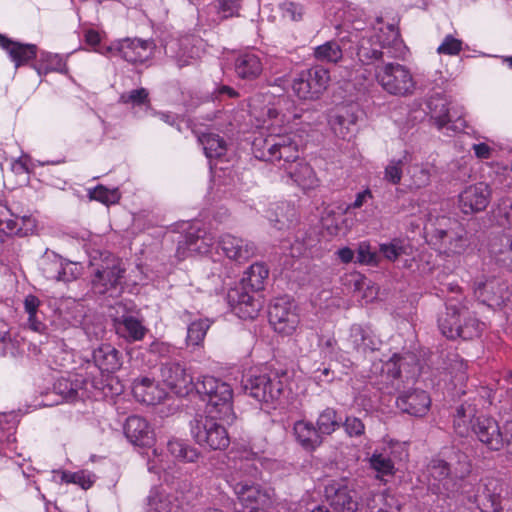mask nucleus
Listing matches in <instances>:
<instances>
[{
    "label": "nucleus",
    "mask_w": 512,
    "mask_h": 512,
    "mask_svg": "<svg viewBox=\"0 0 512 512\" xmlns=\"http://www.w3.org/2000/svg\"><path fill=\"white\" fill-rule=\"evenodd\" d=\"M249 115L256 128L268 132L265 138L253 141L255 157L263 161L282 162L280 168L303 190L318 187L316 173L308 163L299 159L298 146L290 136L293 122L302 115L295 102L287 96L257 94L250 99Z\"/></svg>",
    "instance_id": "obj_1"
},
{
    "label": "nucleus",
    "mask_w": 512,
    "mask_h": 512,
    "mask_svg": "<svg viewBox=\"0 0 512 512\" xmlns=\"http://www.w3.org/2000/svg\"><path fill=\"white\" fill-rule=\"evenodd\" d=\"M229 458L233 461L229 483L241 505L237 512H259L266 495L251 479L256 478L259 473L260 458L246 448L231 451Z\"/></svg>",
    "instance_id": "obj_2"
},
{
    "label": "nucleus",
    "mask_w": 512,
    "mask_h": 512,
    "mask_svg": "<svg viewBox=\"0 0 512 512\" xmlns=\"http://www.w3.org/2000/svg\"><path fill=\"white\" fill-rule=\"evenodd\" d=\"M404 49L397 27L392 23H385L382 18H377L362 32L357 55L361 62L368 64L385 55L389 58L402 57Z\"/></svg>",
    "instance_id": "obj_3"
},
{
    "label": "nucleus",
    "mask_w": 512,
    "mask_h": 512,
    "mask_svg": "<svg viewBox=\"0 0 512 512\" xmlns=\"http://www.w3.org/2000/svg\"><path fill=\"white\" fill-rule=\"evenodd\" d=\"M470 471L471 463L464 453H455L449 461L433 459L427 468L428 489L439 497L455 498Z\"/></svg>",
    "instance_id": "obj_4"
},
{
    "label": "nucleus",
    "mask_w": 512,
    "mask_h": 512,
    "mask_svg": "<svg viewBox=\"0 0 512 512\" xmlns=\"http://www.w3.org/2000/svg\"><path fill=\"white\" fill-rule=\"evenodd\" d=\"M268 268L262 263H254L250 266L243 279V284L231 288L227 293V301L232 311L241 319H254L262 307L260 299L245 290V286L253 291H259L264 287L268 278Z\"/></svg>",
    "instance_id": "obj_5"
},
{
    "label": "nucleus",
    "mask_w": 512,
    "mask_h": 512,
    "mask_svg": "<svg viewBox=\"0 0 512 512\" xmlns=\"http://www.w3.org/2000/svg\"><path fill=\"white\" fill-rule=\"evenodd\" d=\"M441 333L448 339H473L480 335L484 324L470 312L467 301L450 297L446 302L445 312L438 318Z\"/></svg>",
    "instance_id": "obj_6"
},
{
    "label": "nucleus",
    "mask_w": 512,
    "mask_h": 512,
    "mask_svg": "<svg viewBox=\"0 0 512 512\" xmlns=\"http://www.w3.org/2000/svg\"><path fill=\"white\" fill-rule=\"evenodd\" d=\"M195 390L206 396V413L218 415L219 420L227 424L233 422V390L228 383L212 376H203L195 383Z\"/></svg>",
    "instance_id": "obj_7"
},
{
    "label": "nucleus",
    "mask_w": 512,
    "mask_h": 512,
    "mask_svg": "<svg viewBox=\"0 0 512 512\" xmlns=\"http://www.w3.org/2000/svg\"><path fill=\"white\" fill-rule=\"evenodd\" d=\"M434 232L436 249L445 261L458 263L471 245L467 230L458 222L442 217Z\"/></svg>",
    "instance_id": "obj_8"
},
{
    "label": "nucleus",
    "mask_w": 512,
    "mask_h": 512,
    "mask_svg": "<svg viewBox=\"0 0 512 512\" xmlns=\"http://www.w3.org/2000/svg\"><path fill=\"white\" fill-rule=\"evenodd\" d=\"M93 269L92 289L96 294L117 296L121 292V278L124 268L121 260L108 252H101L100 257L90 261Z\"/></svg>",
    "instance_id": "obj_9"
},
{
    "label": "nucleus",
    "mask_w": 512,
    "mask_h": 512,
    "mask_svg": "<svg viewBox=\"0 0 512 512\" xmlns=\"http://www.w3.org/2000/svg\"><path fill=\"white\" fill-rule=\"evenodd\" d=\"M375 79L386 93L393 96H411L417 86L410 69L399 63L378 65L375 68Z\"/></svg>",
    "instance_id": "obj_10"
},
{
    "label": "nucleus",
    "mask_w": 512,
    "mask_h": 512,
    "mask_svg": "<svg viewBox=\"0 0 512 512\" xmlns=\"http://www.w3.org/2000/svg\"><path fill=\"white\" fill-rule=\"evenodd\" d=\"M218 415H197L190 424L191 435L198 445L210 450L228 447L230 438Z\"/></svg>",
    "instance_id": "obj_11"
},
{
    "label": "nucleus",
    "mask_w": 512,
    "mask_h": 512,
    "mask_svg": "<svg viewBox=\"0 0 512 512\" xmlns=\"http://www.w3.org/2000/svg\"><path fill=\"white\" fill-rule=\"evenodd\" d=\"M427 105L431 120L441 133L452 136L466 128L463 108L452 105L446 97L441 95L432 96Z\"/></svg>",
    "instance_id": "obj_12"
},
{
    "label": "nucleus",
    "mask_w": 512,
    "mask_h": 512,
    "mask_svg": "<svg viewBox=\"0 0 512 512\" xmlns=\"http://www.w3.org/2000/svg\"><path fill=\"white\" fill-rule=\"evenodd\" d=\"M100 389L94 381L84 378L81 372L68 371L54 383L55 392L67 401L83 398L97 399L102 395L107 397L108 394L105 391V387L102 388V393L99 392Z\"/></svg>",
    "instance_id": "obj_13"
},
{
    "label": "nucleus",
    "mask_w": 512,
    "mask_h": 512,
    "mask_svg": "<svg viewBox=\"0 0 512 512\" xmlns=\"http://www.w3.org/2000/svg\"><path fill=\"white\" fill-rule=\"evenodd\" d=\"M330 72L322 66H314L299 72L292 81V91L301 100H316L327 89Z\"/></svg>",
    "instance_id": "obj_14"
},
{
    "label": "nucleus",
    "mask_w": 512,
    "mask_h": 512,
    "mask_svg": "<svg viewBox=\"0 0 512 512\" xmlns=\"http://www.w3.org/2000/svg\"><path fill=\"white\" fill-rule=\"evenodd\" d=\"M244 389L258 402L274 404L283 393V377L277 373H251L244 380Z\"/></svg>",
    "instance_id": "obj_15"
},
{
    "label": "nucleus",
    "mask_w": 512,
    "mask_h": 512,
    "mask_svg": "<svg viewBox=\"0 0 512 512\" xmlns=\"http://www.w3.org/2000/svg\"><path fill=\"white\" fill-rule=\"evenodd\" d=\"M268 315L269 323L275 332L282 335H292L300 324L298 307L293 300L286 296L273 300Z\"/></svg>",
    "instance_id": "obj_16"
},
{
    "label": "nucleus",
    "mask_w": 512,
    "mask_h": 512,
    "mask_svg": "<svg viewBox=\"0 0 512 512\" xmlns=\"http://www.w3.org/2000/svg\"><path fill=\"white\" fill-rule=\"evenodd\" d=\"M213 246V235L201 229L198 224H192L183 240L179 241L176 254L180 260H184L193 255L211 254Z\"/></svg>",
    "instance_id": "obj_17"
},
{
    "label": "nucleus",
    "mask_w": 512,
    "mask_h": 512,
    "mask_svg": "<svg viewBox=\"0 0 512 512\" xmlns=\"http://www.w3.org/2000/svg\"><path fill=\"white\" fill-rule=\"evenodd\" d=\"M475 296L488 307L497 309L508 300V287L504 281L496 277L480 276L473 284Z\"/></svg>",
    "instance_id": "obj_18"
},
{
    "label": "nucleus",
    "mask_w": 512,
    "mask_h": 512,
    "mask_svg": "<svg viewBox=\"0 0 512 512\" xmlns=\"http://www.w3.org/2000/svg\"><path fill=\"white\" fill-rule=\"evenodd\" d=\"M160 377L163 384L176 395L185 396L195 389L191 373L178 362L162 364Z\"/></svg>",
    "instance_id": "obj_19"
},
{
    "label": "nucleus",
    "mask_w": 512,
    "mask_h": 512,
    "mask_svg": "<svg viewBox=\"0 0 512 512\" xmlns=\"http://www.w3.org/2000/svg\"><path fill=\"white\" fill-rule=\"evenodd\" d=\"M491 194V188L485 182L468 185L458 196V207L466 215L482 212L489 205Z\"/></svg>",
    "instance_id": "obj_20"
},
{
    "label": "nucleus",
    "mask_w": 512,
    "mask_h": 512,
    "mask_svg": "<svg viewBox=\"0 0 512 512\" xmlns=\"http://www.w3.org/2000/svg\"><path fill=\"white\" fill-rule=\"evenodd\" d=\"M124 435L135 447L150 448L155 444L156 437L150 423L143 417L129 416L124 424Z\"/></svg>",
    "instance_id": "obj_21"
},
{
    "label": "nucleus",
    "mask_w": 512,
    "mask_h": 512,
    "mask_svg": "<svg viewBox=\"0 0 512 512\" xmlns=\"http://www.w3.org/2000/svg\"><path fill=\"white\" fill-rule=\"evenodd\" d=\"M325 496L330 505L339 512H357L359 501L356 492L350 490L345 484L331 481L325 487Z\"/></svg>",
    "instance_id": "obj_22"
},
{
    "label": "nucleus",
    "mask_w": 512,
    "mask_h": 512,
    "mask_svg": "<svg viewBox=\"0 0 512 512\" xmlns=\"http://www.w3.org/2000/svg\"><path fill=\"white\" fill-rule=\"evenodd\" d=\"M357 512H401V503L390 493L369 491L361 496Z\"/></svg>",
    "instance_id": "obj_23"
},
{
    "label": "nucleus",
    "mask_w": 512,
    "mask_h": 512,
    "mask_svg": "<svg viewBox=\"0 0 512 512\" xmlns=\"http://www.w3.org/2000/svg\"><path fill=\"white\" fill-rule=\"evenodd\" d=\"M219 248L228 259L237 263L246 262L255 252L252 243L230 234L221 237L217 245V249Z\"/></svg>",
    "instance_id": "obj_24"
},
{
    "label": "nucleus",
    "mask_w": 512,
    "mask_h": 512,
    "mask_svg": "<svg viewBox=\"0 0 512 512\" xmlns=\"http://www.w3.org/2000/svg\"><path fill=\"white\" fill-rule=\"evenodd\" d=\"M154 51L153 43L141 39H123L119 41V56L127 62L144 63Z\"/></svg>",
    "instance_id": "obj_25"
},
{
    "label": "nucleus",
    "mask_w": 512,
    "mask_h": 512,
    "mask_svg": "<svg viewBox=\"0 0 512 512\" xmlns=\"http://www.w3.org/2000/svg\"><path fill=\"white\" fill-rule=\"evenodd\" d=\"M473 430L479 440L491 450H500L504 446V440L498 423L486 416H480L473 425Z\"/></svg>",
    "instance_id": "obj_26"
},
{
    "label": "nucleus",
    "mask_w": 512,
    "mask_h": 512,
    "mask_svg": "<svg viewBox=\"0 0 512 512\" xmlns=\"http://www.w3.org/2000/svg\"><path fill=\"white\" fill-rule=\"evenodd\" d=\"M92 357L94 366L103 374L115 373L122 366V356L120 352L108 343H103L95 348Z\"/></svg>",
    "instance_id": "obj_27"
},
{
    "label": "nucleus",
    "mask_w": 512,
    "mask_h": 512,
    "mask_svg": "<svg viewBox=\"0 0 512 512\" xmlns=\"http://www.w3.org/2000/svg\"><path fill=\"white\" fill-rule=\"evenodd\" d=\"M132 392L137 401L147 405L158 404L167 395L164 388H161L148 377L135 379L132 386Z\"/></svg>",
    "instance_id": "obj_28"
},
{
    "label": "nucleus",
    "mask_w": 512,
    "mask_h": 512,
    "mask_svg": "<svg viewBox=\"0 0 512 512\" xmlns=\"http://www.w3.org/2000/svg\"><path fill=\"white\" fill-rule=\"evenodd\" d=\"M397 407L413 416H423L429 410L431 399L423 390H414L400 395L396 400Z\"/></svg>",
    "instance_id": "obj_29"
},
{
    "label": "nucleus",
    "mask_w": 512,
    "mask_h": 512,
    "mask_svg": "<svg viewBox=\"0 0 512 512\" xmlns=\"http://www.w3.org/2000/svg\"><path fill=\"white\" fill-rule=\"evenodd\" d=\"M0 47L6 51L16 68L25 65L37 55L36 45L12 41L2 34H0Z\"/></svg>",
    "instance_id": "obj_30"
},
{
    "label": "nucleus",
    "mask_w": 512,
    "mask_h": 512,
    "mask_svg": "<svg viewBox=\"0 0 512 512\" xmlns=\"http://www.w3.org/2000/svg\"><path fill=\"white\" fill-rule=\"evenodd\" d=\"M181 501L164 487H154L147 497V512H177Z\"/></svg>",
    "instance_id": "obj_31"
},
{
    "label": "nucleus",
    "mask_w": 512,
    "mask_h": 512,
    "mask_svg": "<svg viewBox=\"0 0 512 512\" xmlns=\"http://www.w3.org/2000/svg\"><path fill=\"white\" fill-rule=\"evenodd\" d=\"M374 373H377L380 370L381 374H386L388 378H396L398 377L402 370L407 373L408 376H412L416 372V362L415 358L412 355H406L404 357L394 355L389 360L384 363L381 362V366L379 364L374 363Z\"/></svg>",
    "instance_id": "obj_32"
},
{
    "label": "nucleus",
    "mask_w": 512,
    "mask_h": 512,
    "mask_svg": "<svg viewBox=\"0 0 512 512\" xmlns=\"http://www.w3.org/2000/svg\"><path fill=\"white\" fill-rule=\"evenodd\" d=\"M234 71L241 79L254 80L263 71L261 58L253 52L241 53L235 59Z\"/></svg>",
    "instance_id": "obj_33"
},
{
    "label": "nucleus",
    "mask_w": 512,
    "mask_h": 512,
    "mask_svg": "<svg viewBox=\"0 0 512 512\" xmlns=\"http://www.w3.org/2000/svg\"><path fill=\"white\" fill-rule=\"evenodd\" d=\"M293 436L296 442L305 450H314L322 443L317 428L310 421L301 419L293 424Z\"/></svg>",
    "instance_id": "obj_34"
},
{
    "label": "nucleus",
    "mask_w": 512,
    "mask_h": 512,
    "mask_svg": "<svg viewBox=\"0 0 512 512\" xmlns=\"http://www.w3.org/2000/svg\"><path fill=\"white\" fill-rule=\"evenodd\" d=\"M46 277L57 281L70 282L77 279L83 271V267L78 262L64 261L56 258L48 268H44Z\"/></svg>",
    "instance_id": "obj_35"
},
{
    "label": "nucleus",
    "mask_w": 512,
    "mask_h": 512,
    "mask_svg": "<svg viewBox=\"0 0 512 512\" xmlns=\"http://www.w3.org/2000/svg\"><path fill=\"white\" fill-rule=\"evenodd\" d=\"M34 226V222L30 217L19 218L11 213L8 207L0 203V233L8 236L25 235L30 228H23L21 225Z\"/></svg>",
    "instance_id": "obj_36"
},
{
    "label": "nucleus",
    "mask_w": 512,
    "mask_h": 512,
    "mask_svg": "<svg viewBox=\"0 0 512 512\" xmlns=\"http://www.w3.org/2000/svg\"><path fill=\"white\" fill-rule=\"evenodd\" d=\"M193 41L194 39L188 37L180 42L172 41L166 46V53L175 59L179 67L187 66L199 57V49Z\"/></svg>",
    "instance_id": "obj_37"
},
{
    "label": "nucleus",
    "mask_w": 512,
    "mask_h": 512,
    "mask_svg": "<svg viewBox=\"0 0 512 512\" xmlns=\"http://www.w3.org/2000/svg\"><path fill=\"white\" fill-rule=\"evenodd\" d=\"M114 326L116 333L128 341H140L147 332L141 321L132 316H123L122 319L115 318Z\"/></svg>",
    "instance_id": "obj_38"
},
{
    "label": "nucleus",
    "mask_w": 512,
    "mask_h": 512,
    "mask_svg": "<svg viewBox=\"0 0 512 512\" xmlns=\"http://www.w3.org/2000/svg\"><path fill=\"white\" fill-rule=\"evenodd\" d=\"M357 117L349 112L344 111L333 115L329 124L334 134L342 139H349L354 133Z\"/></svg>",
    "instance_id": "obj_39"
},
{
    "label": "nucleus",
    "mask_w": 512,
    "mask_h": 512,
    "mask_svg": "<svg viewBox=\"0 0 512 512\" xmlns=\"http://www.w3.org/2000/svg\"><path fill=\"white\" fill-rule=\"evenodd\" d=\"M53 479L60 483L76 484L82 489L87 490L95 483L96 476L88 470L76 472L59 470L54 471Z\"/></svg>",
    "instance_id": "obj_40"
},
{
    "label": "nucleus",
    "mask_w": 512,
    "mask_h": 512,
    "mask_svg": "<svg viewBox=\"0 0 512 512\" xmlns=\"http://www.w3.org/2000/svg\"><path fill=\"white\" fill-rule=\"evenodd\" d=\"M501 485L497 480L488 479L478 493L474 496V500L476 502H484L487 501L490 503V507L493 512H499L501 507Z\"/></svg>",
    "instance_id": "obj_41"
},
{
    "label": "nucleus",
    "mask_w": 512,
    "mask_h": 512,
    "mask_svg": "<svg viewBox=\"0 0 512 512\" xmlns=\"http://www.w3.org/2000/svg\"><path fill=\"white\" fill-rule=\"evenodd\" d=\"M167 451L173 461L192 463L199 457V452L196 448L188 445L180 439H171L167 443Z\"/></svg>",
    "instance_id": "obj_42"
},
{
    "label": "nucleus",
    "mask_w": 512,
    "mask_h": 512,
    "mask_svg": "<svg viewBox=\"0 0 512 512\" xmlns=\"http://www.w3.org/2000/svg\"><path fill=\"white\" fill-rule=\"evenodd\" d=\"M434 172L435 168L430 163L412 165L408 170L410 176L409 189H421L428 186Z\"/></svg>",
    "instance_id": "obj_43"
},
{
    "label": "nucleus",
    "mask_w": 512,
    "mask_h": 512,
    "mask_svg": "<svg viewBox=\"0 0 512 512\" xmlns=\"http://www.w3.org/2000/svg\"><path fill=\"white\" fill-rule=\"evenodd\" d=\"M211 324L212 321L208 318L192 321L187 327L186 345L192 348L201 347Z\"/></svg>",
    "instance_id": "obj_44"
},
{
    "label": "nucleus",
    "mask_w": 512,
    "mask_h": 512,
    "mask_svg": "<svg viewBox=\"0 0 512 512\" xmlns=\"http://www.w3.org/2000/svg\"><path fill=\"white\" fill-rule=\"evenodd\" d=\"M198 139L208 159H217L225 155L227 149L226 143L218 135L213 133H203Z\"/></svg>",
    "instance_id": "obj_45"
},
{
    "label": "nucleus",
    "mask_w": 512,
    "mask_h": 512,
    "mask_svg": "<svg viewBox=\"0 0 512 512\" xmlns=\"http://www.w3.org/2000/svg\"><path fill=\"white\" fill-rule=\"evenodd\" d=\"M313 55L320 62L338 63L343 57V51L337 40H331L315 47Z\"/></svg>",
    "instance_id": "obj_46"
},
{
    "label": "nucleus",
    "mask_w": 512,
    "mask_h": 512,
    "mask_svg": "<svg viewBox=\"0 0 512 512\" xmlns=\"http://www.w3.org/2000/svg\"><path fill=\"white\" fill-rule=\"evenodd\" d=\"M297 212L294 206L290 204H281L276 207L273 214L268 216L271 223H274L278 229L288 228L296 220Z\"/></svg>",
    "instance_id": "obj_47"
},
{
    "label": "nucleus",
    "mask_w": 512,
    "mask_h": 512,
    "mask_svg": "<svg viewBox=\"0 0 512 512\" xmlns=\"http://www.w3.org/2000/svg\"><path fill=\"white\" fill-rule=\"evenodd\" d=\"M41 64L37 68V73L41 75L42 73L48 72H59L66 73V61L58 54H52L49 52H43L41 54Z\"/></svg>",
    "instance_id": "obj_48"
},
{
    "label": "nucleus",
    "mask_w": 512,
    "mask_h": 512,
    "mask_svg": "<svg viewBox=\"0 0 512 512\" xmlns=\"http://www.w3.org/2000/svg\"><path fill=\"white\" fill-rule=\"evenodd\" d=\"M341 425V419L338 418L334 409L327 408L320 413L317 418V430L321 435H330Z\"/></svg>",
    "instance_id": "obj_49"
},
{
    "label": "nucleus",
    "mask_w": 512,
    "mask_h": 512,
    "mask_svg": "<svg viewBox=\"0 0 512 512\" xmlns=\"http://www.w3.org/2000/svg\"><path fill=\"white\" fill-rule=\"evenodd\" d=\"M410 246L404 239L395 238L388 243H383L379 247L380 253L389 261H396L401 255L409 254Z\"/></svg>",
    "instance_id": "obj_50"
},
{
    "label": "nucleus",
    "mask_w": 512,
    "mask_h": 512,
    "mask_svg": "<svg viewBox=\"0 0 512 512\" xmlns=\"http://www.w3.org/2000/svg\"><path fill=\"white\" fill-rule=\"evenodd\" d=\"M88 196L91 200L98 201L104 205L116 204L121 197L118 188H107L103 185H98L93 189L88 190Z\"/></svg>",
    "instance_id": "obj_51"
},
{
    "label": "nucleus",
    "mask_w": 512,
    "mask_h": 512,
    "mask_svg": "<svg viewBox=\"0 0 512 512\" xmlns=\"http://www.w3.org/2000/svg\"><path fill=\"white\" fill-rule=\"evenodd\" d=\"M354 287L357 297L364 303L372 302L378 295V287L364 276L358 275L355 278Z\"/></svg>",
    "instance_id": "obj_52"
},
{
    "label": "nucleus",
    "mask_w": 512,
    "mask_h": 512,
    "mask_svg": "<svg viewBox=\"0 0 512 512\" xmlns=\"http://www.w3.org/2000/svg\"><path fill=\"white\" fill-rule=\"evenodd\" d=\"M493 214L499 225L512 229V197L505 196L501 198Z\"/></svg>",
    "instance_id": "obj_53"
},
{
    "label": "nucleus",
    "mask_w": 512,
    "mask_h": 512,
    "mask_svg": "<svg viewBox=\"0 0 512 512\" xmlns=\"http://www.w3.org/2000/svg\"><path fill=\"white\" fill-rule=\"evenodd\" d=\"M472 417H474V409L471 406H460L457 409L455 419H454V429L457 434L460 436H465L468 434Z\"/></svg>",
    "instance_id": "obj_54"
},
{
    "label": "nucleus",
    "mask_w": 512,
    "mask_h": 512,
    "mask_svg": "<svg viewBox=\"0 0 512 512\" xmlns=\"http://www.w3.org/2000/svg\"><path fill=\"white\" fill-rule=\"evenodd\" d=\"M369 462L370 466L379 475L385 476L392 475L394 473V463L392 462L390 457L384 453L374 451V453L371 455L369 459Z\"/></svg>",
    "instance_id": "obj_55"
},
{
    "label": "nucleus",
    "mask_w": 512,
    "mask_h": 512,
    "mask_svg": "<svg viewBox=\"0 0 512 512\" xmlns=\"http://www.w3.org/2000/svg\"><path fill=\"white\" fill-rule=\"evenodd\" d=\"M79 305L72 299L63 301L59 308V316L69 325H76L80 323L81 312L78 309Z\"/></svg>",
    "instance_id": "obj_56"
},
{
    "label": "nucleus",
    "mask_w": 512,
    "mask_h": 512,
    "mask_svg": "<svg viewBox=\"0 0 512 512\" xmlns=\"http://www.w3.org/2000/svg\"><path fill=\"white\" fill-rule=\"evenodd\" d=\"M171 464L172 461L168 458V455H163L154 449L152 456L148 458L147 467L149 472L160 476L161 472L171 469Z\"/></svg>",
    "instance_id": "obj_57"
},
{
    "label": "nucleus",
    "mask_w": 512,
    "mask_h": 512,
    "mask_svg": "<svg viewBox=\"0 0 512 512\" xmlns=\"http://www.w3.org/2000/svg\"><path fill=\"white\" fill-rule=\"evenodd\" d=\"M217 1V20L227 19L237 16L242 6V0H216Z\"/></svg>",
    "instance_id": "obj_58"
},
{
    "label": "nucleus",
    "mask_w": 512,
    "mask_h": 512,
    "mask_svg": "<svg viewBox=\"0 0 512 512\" xmlns=\"http://www.w3.org/2000/svg\"><path fill=\"white\" fill-rule=\"evenodd\" d=\"M462 48V40L449 34L444 37L441 44L438 46L437 53L440 55L456 56L462 51Z\"/></svg>",
    "instance_id": "obj_59"
},
{
    "label": "nucleus",
    "mask_w": 512,
    "mask_h": 512,
    "mask_svg": "<svg viewBox=\"0 0 512 512\" xmlns=\"http://www.w3.org/2000/svg\"><path fill=\"white\" fill-rule=\"evenodd\" d=\"M43 165L40 161L33 160L29 155L23 154L11 164L15 174L32 173L37 166Z\"/></svg>",
    "instance_id": "obj_60"
},
{
    "label": "nucleus",
    "mask_w": 512,
    "mask_h": 512,
    "mask_svg": "<svg viewBox=\"0 0 512 512\" xmlns=\"http://www.w3.org/2000/svg\"><path fill=\"white\" fill-rule=\"evenodd\" d=\"M351 340L355 349L359 351L366 352L367 350H374L372 341H368L367 337L365 336L364 329L359 325L352 326Z\"/></svg>",
    "instance_id": "obj_61"
},
{
    "label": "nucleus",
    "mask_w": 512,
    "mask_h": 512,
    "mask_svg": "<svg viewBox=\"0 0 512 512\" xmlns=\"http://www.w3.org/2000/svg\"><path fill=\"white\" fill-rule=\"evenodd\" d=\"M403 163L402 159L391 160L384 169V179L393 185L399 184L403 174Z\"/></svg>",
    "instance_id": "obj_62"
},
{
    "label": "nucleus",
    "mask_w": 512,
    "mask_h": 512,
    "mask_svg": "<svg viewBox=\"0 0 512 512\" xmlns=\"http://www.w3.org/2000/svg\"><path fill=\"white\" fill-rule=\"evenodd\" d=\"M148 100V92L144 88L134 89L120 95V102L138 106L145 104Z\"/></svg>",
    "instance_id": "obj_63"
},
{
    "label": "nucleus",
    "mask_w": 512,
    "mask_h": 512,
    "mask_svg": "<svg viewBox=\"0 0 512 512\" xmlns=\"http://www.w3.org/2000/svg\"><path fill=\"white\" fill-rule=\"evenodd\" d=\"M342 425L349 437H360L365 433L364 423L355 416H347Z\"/></svg>",
    "instance_id": "obj_64"
}]
</instances>
